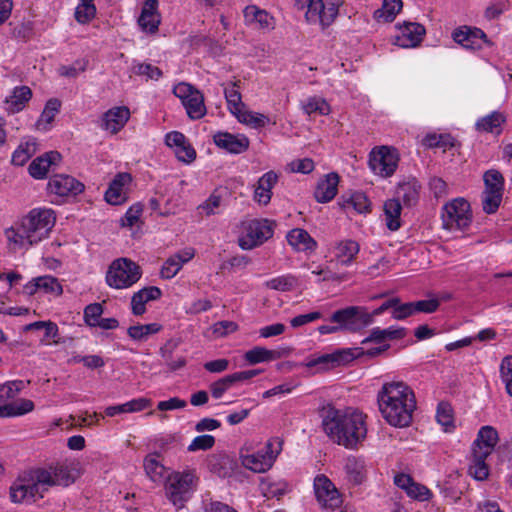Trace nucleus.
Wrapping results in <instances>:
<instances>
[{"label":"nucleus","mask_w":512,"mask_h":512,"mask_svg":"<svg viewBox=\"0 0 512 512\" xmlns=\"http://www.w3.org/2000/svg\"><path fill=\"white\" fill-rule=\"evenodd\" d=\"M78 477L73 464L58 463L49 470L44 468L25 471L10 487V498L14 503L36 501L44 497L52 486H69Z\"/></svg>","instance_id":"nucleus-1"},{"label":"nucleus","mask_w":512,"mask_h":512,"mask_svg":"<svg viewBox=\"0 0 512 512\" xmlns=\"http://www.w3.org/2000/svg\"><path fill=\"white\" fill-rule=\"evenodd\" d=\"M55 221L52 209H32L21 221L5 230L9 249L14 252L28 250L43 241L49 236Z\"/></svg>","instance_id":"nucleus-2"},{"label":"nucleus","mask_w":512,"mask_h":512,"mask_svg":"<svg viewBox=\"0 0 512 512\" xmlns=\"http://www.w3.org/2000/svg\"><path fill=\"white\" fill-rule=\"evenodd\" d=\"M383 418L392 426L407 427L416 408L413 391L403 382L385 383L377 396Z\"/></svg>","instance_id":"nucleus-3"},{"label":"nucleus","mask_w":512,"mask_h":512,"mask_svg":"<svg viewBox=\"0 0 512 512\" xmlns=\"http://www.w3.org/2000/svg\"><path fill=\"white\" fill-rule=\"evenodd\" d=\"M322 426L332 441L346 448L356 447L367 434L362 413H343L333 407L324 410Z\"/></svg>","instance_id":"nucleus-4"},{"label":"nucleus","mask_w":512,"mask_h":512,"mask_svg":"<svg viewBox=\"0 0 512 512\" xmlns=\"http://www.w3.org/2000/svg\"><path fill=\"white\" fill-rule=\"evenodd\" d=\"M330 321L338 325H321L318 327L320 334H332L342 330L355 332L372 324L367 309L359 306H350L335 311L331 315Z\"/></svg>","instance_id":"nucleus-5"},{"label":"nucleus","mask_w":512,"mask_h":512,"mask_svg":"<svg viewBox=\"0 0 512 512\" xmlns=\"http://www.w3.org/2000/svg\"><path fill=\"white\" fill-rule=\"evenodd\" d=\"M141 268L129 258H118L112 261L106 272V283L114 289H127L139 281Z\"/></svg>","instance_id":"nucleus-6"},{"label":"nucleus","mask_w":512,"mask_h":512,"mask_svg":"<svg viewBox=\"0 0 512 512\" xmlns=\"http://www.w3.org/2000/svg\"><path fill=\"white\" fill-rule=\"evenodd\" d=\"M388 348L389 345L386 344L381 347H375L366 351L360 347L341 349L335 351L334 353L324 354L315 359H312L307 363V366L319 367L321 370H328L336 366L346 364L363 355H366L370 358L376 357L382 352L386 351Z\"/></svg>","instance_id":"nucleus-7"},{"label":"nucleus","mask_w":512,"mask_h":512,"mask_svg":"<svg viewBox=\"0 0 512 512\" xmlns=\"http://www.w3.org/2000/svg\"><path fill=\"white\" fill-rule=\"evenodd\" d=\"M299 10L306 9L305 18L308 23L319 24L322 29L329 27L339 14V4L323 0H295Z\"/></svg>","instance_id":"nucleus-8"},{"label":"nucleus","mask_w":512,"mask_h":512,"mask_svg":"<svg viewBox=\"0 0 512 512\" xmlns=\"http://www.w3.org/2000/svg\"><path fill=\"white\" fill-rule=\"evenodd\" d=\"M197 480L192 471L173 472L167 477L165 484L166 496L169 501L181 509L190 498L194 483Z\"/></svg>","instance_id":"nucleus-9"},{"label":"nucleus","mask_w":512,"mask_h":512,"mask_svg":"<svg viewBox=\"0 0 512 512\" xmlns=\"http://www.w3.org/2000/svg\"><path fill=\"white\" fill-rule=\"evenodd\" d=\"M443 227L448 230H464L472 221L470 204L464 198L447 203L442 211Z\"/></svg>","instance_id":"nucleus-10"},{"label":"nucleus","mask_w":512,"mask_h":512,"mask_svg":"<svg viewBox=\"0 0 512 512\" xmlns=\"http://www.w3.org/2000/svg\"><path fill=\"white\" fill-rule=\"evenodd\" d=\"M244 234L239 238V246L250 250L262 245L273 236V222L267 219H252L243 223Z\"/></svg>","instance_id":"nucleus-11"},{"label":"nucleus","mask_w":512,"mask_h":512,"mask_svg":"<svg viewBox=\"0 0 512 512\" xmlns=\"http://www.w3.org/2000/svg\"><path fill=\"white\" fill-rule=\"evenodd\" d=\"M278 448L273 449V442L268 441L264 447V450L258 451L252 454H241V464L256 473H263L269 470L277 455L281 450V442H278Z\"/></svg>","instance_id":"nucleus-12"},{"label":"nucleus","mask_w":512,"mask_h":512,"mask_svg":"<svg viewBox=\"0 0 512 512\" xmlns=\"http://www.w3.org/2000/svg\"><path fill=\"white\" fill-rule=\"evenodd\" d=\"M84 187L82 182L70 175L55 174L48 181L47 191L57 197H75L83 192Z\"/></svg>","instance_id":"nucleus-13"},{"label":"nucleus","mask_w":512,"mask_h":512,"mask_svg":"<svg viewBox=\"0 0 512 512\" xmlns=\"http://www.w3.org/2000/svg\"><path fill=\"white\" fill-rule=\"evenodd\" d=\"M398 165V156L387 147H381L379 150H373L369 158L371 170L382 177L391 176Z\"/></svg>","instance_id":"nucleus-14"},{"label":"nucleus","mask_w":512,"mask_h":512,"mask_svg":"<svg viewBox=\"0 0 512 512\" xmlns=\"http://www.w3.org/2000/svg\"><path fill=\"white\" fill-rule=\"evenodd\" d=\"M314 491L318 502L326 508L340 507L342 499L335 485L325 475L321 474L314 479Z\"/></svg>","instance_id":"nucleus-15"},{"label":"nucleus","mask_w":512,"mask_h":512,"mask_svg":"<svg viewBox=\"0 0 512 512\" xmlns=\"http://www.w3.org/2000/svg\"><path fill=\"white\" fill-rule=\"evenodd\" d=\"M260 373V370L253 369V370H246V371H239L235 372L233 374L226 375L217 381H214L209 385V390L211 392V395L215 399H220L226 391H228L233 386L237 385L238 383L245 382L255 376H257Z\"/></svg>","instance_id":"nucleus-16"},{"label":"nucleus","mask_w":512,"mask_h":512,"mask_svg":"<svg viewBox=\"0 0 512 512\" xmlns=\"http://www.w3.org/2000/svg\"><path fill=\"white\" fill-rule=\"evenodd\" d=\"M400 33L395 38V44L403 48L418 46L426 33L425 27L416 22H404L397 24Z\"/></svg>","instance_id":"nucleus-17"},{"label":"nucleus","mask_w":512,"mask_h":512,"mask_svg":"<svg viewBox=\"0 0 512 512\" xmlns=\"http://www.w3.org/2000/svg\"><path fill=\"white\" fill-rule=\"evenodd\" d=\"M216 146L229 153L240 154L249 147V139L243 134H231L228 132H217L213 136Z\"/></svg>","instance_id":"nucleus-18"},{"label":"nucleus","mask_w":512,"mask_h":512,"mask_svg":"<svg viewBox=\"0 0 512 512\" xmlns=\"http://www.w3.org/2000/svg\"><path fill=\"white\" fill-rule=\"evenodd\" d=\"M181 343L180 339L171 338L161 346L159 353L164 365L169 371L175 372L187 364V359L183 355H176L175 351Z\"/></svg>","instance_id":"nucleus-19"},{"label":"nucleus","mask_w":512,"mask_h":512,"mask_svg":"<svg viewBox=\"0 0 512 512\" xmlns=\"http://www.w3.org/2000/svg\"><path fill=\"white\" fill-rule=\"evenodd\" d=\"M62 156L57 151H49L35 158L29 165V174L35 179L46 177L50 168L60 163Z\"/></svg>","instance_id":"nucleus-20"},{"label":"nucleus","mask_w":512,"mask_h":512,"mask_svg":"<svg viewBox=\"0 0 512 512\" xmlns=\"http://www.w3.org/2000/svg\"><path fill=\"white\" fill-rule=\"evenodd\" d=\"M453 39L466 49H480L481 42H487L486 34L478 28L462 27L453 32Z\"/></svg>","instance_id":"nucleus-21"},{"label":"nucleus","mask_w":512,"mask_h":512,"mask_svg":"<svg viewBox=\"0 0 512 512\" xmlns=\"http://www.w3.org/2000/svg\"><path fill=\"white\" fill-rule=\"evenodd\" d=\"M132 180L129 173H118L105 192V200L112 205H120L126 201L124 187Z\"/></svg>","instance_id":"nucleus-22"},{"label":"nucleus","mask_w":512,"mask_h":512,"mask_svg":"<svg viewBox=\"0 0 512 512\" xmlns=\"http://www.w3.org/2000/svg\"><path fill=\"white\" fill-rule=\"evenodd\" d=\"M160 21V15L158 13V1L146 0L138 18L139 26L144 31L154 33L158 30Z\"/></svg>","instance_id":"nucleus-23"},{"label":"nucleus","mask_w":512,"mask_h":512,"mask_svg":"<svg viewBox=\"0 0 512 512\" xmlns=\"http://www.w3.org/2000/svg\"><path fill=\"white\" fill-rule=\"evenodd\" d=\"M339 180L340 177L335 172H331L319 180L314 192L316 201L319 203L331 201L337 194Z\"/></svg>","instance_id":"nucleus-24"},{"label":"nucleus","mask_w":512,"mask_h":512,"mask_svg":"<svg viewBox=\"0 0 512 512\" xmlns=\"http://www.w3.org/2000/svg\"><path fill=\"white\" fill-rule=\"evenodd\" d=\"M130 118V111L126 106L114 107L103 116L102 127L112 134L120 131Z\"/></svg>","instance_id":"nucleus-25"},{"label":"nucleus","mask_w":512,"mask_h":512,"mask_svg":"<svg viewBox=\"0 0 512 512\" xmlns=\"http://www.w3.org/2000/svg\"><path fill=\"white\" fill-rule=\"evenodd\" d=\"M38 290L46 293H53L55 295L62 294V286L57 278L45 275L34 278L32 281L24 286V293L27 295H34Z\"/></svg>","instance_id":"nucleus-26"},{"label":"nucleus","mask_w":512,"mask_h":512,"mask_svg":"<svg viewBox=\"0 0 512 512\" xmlns=\"http://www.w3.org/2000/svg\"><path fill=\"white\" fill-rule=\"evenodd\" d=\"M498 442V433L492 426H483L473 443L472 451L490 456Z\"/></svg>","instance_id":"nucleus-27"},{"label":"nucleus","mask_w":512,"mask_h":512,"mask_svg":"<svg viewBox=\"0 0 512 512\" xmlns=\"http://www.w3.org/2000/svg\"><path fill=\"white\" fill-rule=\"evenodd\" d=\"M277 181L278 175L274 171L263 174L257 182L254 191V200L261 205H267L271 200L272 188Z\"/></svg>","instance_id":"nucleus-28"},{"label":"nucleus","mask_w":512,"mask_h":512,"mask_svg":"<svg viewBox=\"0 0 512 512\" xmlns=\"http://www.w3.org/2000/svg\"><path fill=\"white\" fill-rule=\"evenodd\" d=\"M162 295L161 290L156 286L145 287L135 292L131 298V309L135 316H140L146 312L145 304L152 300H157Z\"/></svg>","instance_id":"nucleus-29"},{"label":"nucleus","mask_w":512,"mask_h":512,"mask_svg":"<svg viewBox=\"0 0 512 512\" xmlns=\"http://www.w3.org/2000/svg\"><path fill=\"white\" fill-rule=\"evenodd\" d=\"M32 91L28 86L15 87L12 95L5 100L6 110L9 113H17L24 109L30 101Z\"/></svg>","instance_id":"nucleus-30"},{"label":"nucleus","mask_w":512,"mask_h":512,"mask_svg":"<svg viewBox=\"0 0 512 512\" xmlns=\"http://www.w3.org/2000/svg\"><path fill=\"white\" fill-rule=\"evenodd\" d=\"M288 243L298 251H314L317 243L310 234L301 228L292 229L287 234Z\"/></svg>","instance_id":"nucleus-31"},{"label":"nucleus","mask_w":512,"mask_h":512,"mask_svg":"<svg viewBox=\"0 0 512 512\" xmlns=\"http://www.w3.org/2000/svg\"><path fill=\"white\" fill-rule=\"evenodd\" d=\"M421 185L416 179H410L398 185L396 199H402L406 206H413L419 199Z\"/></svg>","instance_id":"nucleus-32"},{"label":"nucleus","mask_w":512,"mask_h":512,"mask_svg":"<svg viewBox=\"0 0 512 512\" xmlns=\"http://www.w3.org/2000/svg\"><path fill=\"white\" fill-rule=\"evenodd\" d=\"M159 458L158 453H151L143 461L145 473L153 482H162L165 479L166 468Z\"/></svg>","instance_id":"nucleus-33"},{"label":"nucleus","mask_w":512,"mask_h":512,"mask_svg":"<svg viewBox=\"0 0 512 512\" xmlns=\"http://www.w3.org/2000/svg\"><path fill=\"white\" fill-rule=\"evenodd\" d=\"M384 214L386 226L391 231H396L401 227V211L402 206L399 199H388L384 203Z\"/></svg>","instance_id":"nucleus-34"},{"label":"nucleus","mask_w":512,"mask_h":512,"mask_svg":"<svg viewBox=\"0 0 512 512\" xmlns=\"http://www.w3.org/2000/svg\"><path fill=\"white\" fill-rule=\"evenodd\" d=\"M406 336V329L403 327L387 329H380L379 327L373 328L370 335L365 338L362 343L375 342L381 343L385 340H398Z\"/></svg>","instance_id":"nucleus-35"},{"label":"nucleus","mask_w":512,"mask_h":512,"mask_svg":"<svg viewBox=\"0 0 512 512\" xmlns=\"http://www.w3.org/2000/svg\"><path fill=\"white\" fill-rule=\"evenodd\" d=\"M244 18L246 23L250 25H257L259 28H271L273 26V17H271L265 10L251 5L244 9Z\"/></svg>","instance_id":"nucleus-36"},{"label":"nucleus","mask_w":512,"mask_h":512,"mask_svg":"<svg viewBox=\"0 0 512 512\" xmlns=\"http://www.w3.org/2000/svg\"><path fill=\"white\" fill-rule=\"evenodd\" d=\"M182 104L186 109L188 117L192 120L201 119L206 115L204 97L199 90L192 94V96L186 101H184Z\"/></svg>","instance_id":"nucleus-37"},{"label":"nucleus","mask_w":512,"mask_h":512,"mask_svg":"<svg viewBox=\"0 0 512 512\" xmlns=\"http://www.w3.org/2000/svg\"><path fill=\"white\" fill-rule=\"evenodd\" d=\"M37 142L35 138H28L18 146L12 154L11 162L14 165H24L36 152Z\"/></svg>","instance_id":"nucleus-38"},{"label":"nucleus","mask_w":512,"mask_h":512,"mask_svg":"<svg viewBox=\"0 0 512 512\" xmlns=\"http://www.w3.org/2000/svg\"><path fill=\"white\" fill-rule=\"evenodd\" d=\"M488 455L482 452L472 451L471 463L469 466V474L476 480L482 481L489 476V466L486 463Z\"/></svg>","instance_id":"nucleus-39"},{"label":"nucleus","mask_w":512,"mask_h":512,"mask_svg":"<svg viewBox=\"0 0 512 512\" xmlns=\"http://www.w3.org/2000/svg\"><path fill=\"white\" fill-rule=\"evenodd\" d=\"M345 471L348 481L353 485H359L365 479V465L360 459L349 457L346 460Z\"/></svg>","instance_id":"nucleus-40"},{"label":"nucleus","mask_w":512,"mask_h":512,"mask_svg":"<svg viewBox=\"0 0 512 512\" xmlns=\"http://www.w3.org/2000/svg\"><path fill=\"white\" fill-rule=\"evenodd\" d=\"M280 357V352L269 350L260 346L254 347L244 354V359L251 365L261 362L273 361L279 359Z\"/></svg>","instance_id":"nucleus-41"},{"label":"nucleus","mask_w":512,"mask_h":512,"mask_svg":"<svg viewBox=\"0 0 512 512\" xmlns=\"http://www.w3.org/2000/svg\"><path fill=\"white\" fill-rule=\"evenodd\" d=\"M359 252V244L353 240L341 241L335 247V255L342 265H349Z\"/></svg>","instance_id":"nucleus-42"},{"label":"nucleus","mask_w":512,"mask_h":512,"mask_svg":"<svg viewBox=\"0 0 512 512\" xmlns=\"http://www.w3.org/2000/svg\"><path fill=\"white\" fill-rule=\"evenodd\" d=\"M402 6V0H383L382 7L374 12V18L378 21L392 22Z\"/></svg>","instance_id":"nucleus-43"},{"label":"nucleus","mask_w":512,"mask_h":512,"mask_svg":"<svg viewBox=\"0 0 512 512\" xmlns=\"http://www.w3.org/2000/svg\"><path fill=\"white\" fill-rule=\"evenodd\" d=\"M224 95L228 109L234 116L239 114L240 111L245 108V104L242 102L241 93L237 88L236 82L224 88Z\"/></svg>","instance_id":"nucleus-44"},{"label":"nucleus","mask_w":512,"mask_h":512,"mask_svg":"<svg viewBox=\"0 0 512 512\" xmlns=\"http://www.w3.org/2000/svg\"><path fill=\"white\" fill-rule=\"evenodd\" d=\"M61 108V101L57 98L49 99L37 121V127L41 129H47V125L51 124L55 116L59 113Z\"/></svg>","instance_id":"nucleus-45"},{"label":"nucleus","mask_w":512,"mask_h":512,"mask_svg":"<svg viewBox=\"0 0 512 512\" xmlns=\"http://www.w3.org/2000/svg\"><path fill=\"white\" fill-rule=\"evenodd\" d=\"M505 121V117L500 112H492L491 114L481 118L476 123V128L479 131L491 132L493 133L495 130L496 133L500 132V126Z\"/></svg>","instance_id":"nucleus-46"},{"label":"nucleus","mask_w":512,"mask_h":512,"mask_svg":"<svg viewBox=\"0 0 512 512\" xmlns=\"http://www.w3.org/2000/svg\"><path fill=\"white\" fill-rule=\"evenodd\" d=\"M235 117L239 122L255 129L265 127L269 123V118L267 116L246 110V107Z\"/></svg>","instance_id":"nucleus-47"},{"label":"nucleus","mask_w":512,"mask_h":512,"mask_svg":"<svg viewBox=\"0 0 512 512\" xmlns=\"http://www.w3.org/2000/svg\"><path fill=\"white\" fill-rule=\"evenodd\" d=\"M162 326L158 323H150L144 325L130 326L127 330V334L133 340L142 341L145 340L149 335L155 334L161 330Z\"/></svg>","instance_id":"nucleus-48"},{"label":"nucleus","mask_w":512,"mask_h":512,"mask_svg":"<svg viewBox=\"0 0 512 512\" xmlns=\"http://www.w3.org/2000/svg\"><path fill=\"white\" fill-rule=\"evenodd\" d=\"M485 190L493 191L497 193H503L504 190V178L502 174L495 169L488 170L483 176Z\"/></svg>","instance_id":"nucleus-49"},{"label":"nucleus","mask_w":512,"mask_h":512,"mask_svg":"<svg viewBox=\"0 0 512 512\" xmlns=\"http://www.w3.org/2000/svg\"><path fill=\"white\" fill-rule=\"evenodd\" d=\"M437 422L448 431L454 426L453 409L448 402H440L436 412Z\"/></svg>","instance_id":"nucleus-50"},{"label":"nucleus","mask_w":512,"mask_h":512,"mask_svg":"<svg viewBox=\"0 0 512 512\" xmlns=\"http://www.w3.org/2000/svg\"><path fill=\"white\" fill-rule=\"evenodd\" d=\"M132 71L135 75L143 76L146 80H158L162 76V71L150 63H134Z\"/></svg>","instance_id":"nucleus-51"},{"label":"nucleus","mask_w":512,"mask_h":512,"mask_svg":"<svg viewBox=\"0 0 512 512\" xmlns=\"http://www.w3.org/2000/svg\"><path fill=\"white\" fill-rule=\"evenodd\" d=\"M351 206L358 213L369 211L370 202L363 192H353L345 200V207Z\"/></svg>","instance_id":"nucleus-52"},{"label":"nucleus","mask_w":512,"mask_h":512,"mask_svg":"<svg viewBox=\"0 0 512 512\" xmlns=\"http://www.w3.org/2000/svg\"><path fill=\"white\" fill-rule=\"evenodd\" d=\"M295 285L296 279L292 275L279 276L266 282L268 288L282 292L293 290Z\"/></svg>","instance_id":"nucleus-53"},{"label":"nucleus","mask_w":512,"mask_h":512,"mask_svg":"<svg viewBox=\"0 0 512 512\" xmlns=\"http://www.w3.org/2000/svg\"><path fill=\"white\" fill-rule=\"evenodd\" d=\"M303 109L306 114L319 113L320 115H328L330 113L329 104L322 98L312 97L304 104Z\"/></svg>","instance_id":"nucleus-54"},{"label":"nucleus","mask_w":512,"mask_h":512,"mask_svg":"<svg viewBox=\"0 0 512 512\" xmlns=\"http://www.w3.org/2000/svg\"><path fill=\"white\" fill-rule=\"evenodd\" d=\"M503 193H497L493 191H484L482 197L483 210L487 214L495 213L502 201Z\"/></svg>","instance_id":"nucleus-55"},{"label":"nucleus","mask_w":512,"mask_h":512,"mask_svg":"<svg viewBox=\"0 0 512 512\" xmlns=\"http://www.w3.org/2000/svg\"><path fill=\"white\" fill-rule=\"evenodd\" d=\"M238 330V324L234 321H218L211 326V331L216 338L226 337Z\"/></svg>","instance_id":"nucleus-56"},{"label":"nucleus","mask_w":512,"mask_h":512,"mask_svg":"<svg viewBox=\"0 0 512 512\" xmlns=\"http://www.w3.org/2000/svg\"><path fill=\"white\" fill-rule=\"evenodd\" d=\"M227 463L228 457L222 455H212L208 459V467L210 471L220 477H225L228 474V469L226 467Z\"/></svg>","instance_id":"nucleus-57"},{"label":"nucleus","mask_w":512,"mask_h":512,"mask_svg":"<svg viewBox=\"0 0 512 512\" xmlns=\"http://www.w3.org/2000/svg\"><path fill=\"white\" fill-rule=\"evenodd\" d=\"M215 444V438L212 435H200L195 437L189 444L187 450L189 452L205 451L211 449Z\"/></svg>","instance_id":"nucleus-58"},{"label":"nucleus","mask_w":512,"mask_h":512,"mask_svg":"<svg viewBox=\"0 0 512 512\" xmlns=\"http://www.w3.org/2000/svg\"><path fill=\"white\" fill-rule=\"evenodd\" d=\"M183 266L179 262L178 256H170L161 268V277L164 279H171L181 270Z\"/></svg>","instance_id":"nucleus-59"},{"label":"nucleus","mask_w":512,"mask_h":512,"mask_svg":"<svg viewBox=\"0 0 512 512\" xmlns=\"http://www.w3.org/2000/svg\"><path fill=\"white\" fill-rule=\"evenodd\" d=\"M103 313V307L100 303L89 304L84 309V320L88 326L96 327Z\"/></svg>","instance_id":"nucleus-60"},{"label":"nucleus","mask_w":512,"mask_h":512,"mask_svg":"<svg viewBox=\"0 0 512 512\" xmlns=\"http://www.w3.org/2000/svg\"><path fill=\"white\" fill-rule=\"evenodd\" d=\"M221 197L216 194H212L203 204L199 205L198 211L200 214L205 216H211L217 213V209L220 207Z\"/></svg>","instance_id":"nucleus-61"},{"label":"nucleus","mask_w":512,"mask_h":512,"mask_svg":"<svg viewBox=\"0 0 512 512\" xmlns=\"http://www.w3.org/2000/svg\"><path fill=\"white\" fill-rule=\"evenodd\" d=\"M414 313H433L440 306L438 299H428L412 302Z\"/></svg>","instance_id":"nucleus-62"},{"label":"nucleus","mask_w":512,"mask_h":512,"mask_svg":"<svg viewBox=\"0 0 512 512\" xmlns=\"http://www.w3.org/2000/svg\"><path fill=\"white\" fill-rule=\"evenodd\" d=\"M406 493L411 498H414L419 501L429 500L432 495L430 490L426 486L419 483H415L414 481L412 482L411 486L409 487Z\"/></svg>","instance_id":"nucleus-63"},{"label":"nucleus","mask_w":512,"mask_h":512,"mask_svg":"<svg viewBox=\"0 0 512 512\" xmlns=\"http://www.w3.org/2000/svg\"><path fill=\"white\" fill-rule=\"evenodd\" d=\"M143 211L141 204L131 206L124 217L121 219V224L124 227H132L138 220Z\"/></svg>","instance_id":"nucleus-64"}]
</instances>
